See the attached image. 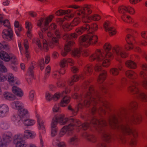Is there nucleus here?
<instances>
[{"label":"nucleus","instance_id":"nucleus-59","mask_svg":"<svg viewBox=\"0 0 147 147\" xmlns=\"http://www.w3.org/2000/svg\"><path fill=\"white\" fill-rule=\"evenodd\" d=\"M7 70L6 68L3 65L1 62L0 63V71L6 72Z\"/></svg>","mask_w":147,"mask_h":147},{"label":"nucleus","instance_id":"nucleus-48","mask_svg":"<svg viewBox=\"0 0 147 147\" xmlns=\"http://www.w3.org/2000/svg\"><path fill=\"white\" fill-rule=\"evenodd\" d=\"M62 92L61 93L57 92L53 96V99L55 101H57L59 99L61 96H63Z\"/></svg>","mask_w":147,"mask_h":147},{"label":"nucleus","instance_id":"nucleus-58","mask_svg":"<svg viewBox=\"0 0 147 147\" xmlns=\"http://www.w3.org/2000/svg\"><path fill=\"white\" fill-rule=\"evenodd\" d=\"M35 96V92L33 90L31 91L29 94V99L32 101L33 100Z\"/></svg>","mask_w":147,"mask_h":147},{"label":"nucleus","instance_id":"nucleus-40","mask_svg":"<svg viewBox=\"0 0 147 147\" xmlns=\"http://www.w3.org/2000/svg\"><path fill=\"white\" fill-rule=\"evenodd\" d=\"M18 112L20 116L22 117V119L25 117L26 115L29 114L28 110L27 109L23 108L22 110L18 111Z\"/></svg>","mask_w":147,"mask_h":147},{"label":"nucleus","instance_id":"nucleus-57","mask_svg":"<svg viewBox=\"0 0 147 147\" xmlns=\"http://www.w3.org/2000/svg\"><path fill=\"white\" fill-rule=\"evenodd\" d=\"M39 65L41 70H43L45 66L44 59L43 58L40 59L39 61Z\"/></svg>","mask_w":147,"mask_h":147},{"label":"nucleus","instance_id":"nucleus-21","mask_svg":"<svg viewBox=\"0 0 147 147\" xmlns=\"http://www.w3.org/2000/svg\"><path fill=\"white\" fill-rule=\"evenodd\" d=\"M11 90L13 93L17 96L21 97L23 96V92L19 87L14 86L12 87Z\"/></svg>","mask_w":147,"mask_h":147},{"label":"nucleus","instance_id":"nucleus-41","mask_svg":"<svg viewBox=\"0 0 147 147\" xmlns=\"http://www.w3.org/2000/svg\"><path fill=\"white\" fill-rule=\"evenodd\" d=\"M76 12V14L78 17L75 18L71 24V26H72V27L78 25L80 22V18H81L82 19L81 17L78 16L76 14V12Z\"/></svg>","mask_w":147,"mask_h":147},{"label":"nucleus","instance_id":"nucleus-47","mask_svg":"<svg viewBox=\"0 0 147 147\" xmlns=\"http://www.w3.org/2000/svg\"><path fill=\"white\" fill-rule=\"evenodd\" d=\"M11 140V138L10 136H6L5 138H4L3 141H2L0 145L1 146H3L4 145H5L7 144V143L9 142Z\"/></svg>","mask_w":147,"mask_h":147},{"label":"nucleus","instance_id":"nucleus-6","mask_svg":"<svg viewBox=\"0 0 147 147\" xmlns=\"http://www.w3.org/2000/svg\"><path fill=\"white\" fill-rule=\"evenodd\" d=\"M112 51L116 56V59L117 61L121 62L120 57L122 58H125L127 56V54L124 52L123 47L120 46H116L112 49Z\"/></svg>","mask_w":147,"mask_h":147},{"label":"nucleus","instance_id":"nucleus-56","mask_svg":"<svg viewBox=\"0 0 147 147\" xmlns=\"http://www.w3.org/2000/svg\"><path fill=\"white\" fill-rule=\"evenodd\" d=\"M55 34L57 36V38L55 37H53L52 38V41L54 42L57 44L58 43L59 40L58 38L60 37V35L59 32L58 31H56Z\"/></svg>","mask_w":147,"mask_h":147},{"label":"nucleus","instance_id":"nucleus-53","mask_svg":"<svg viewBox=\"0 0 147 147\" xmlns=\"http://www.w3.org/2000/svg\"><path fill=\"white\" fill-rule=\"evenodd\" d=\"M86 138L88 140L93 142H95L96 140V137L92 135H87L86 136Z\"/></svg>","mask_w":147,"mask_h":147},{"label":"nucleus","instance_id":"nucleus-45","mask_svg":"<svg viewBox=\"0 0 147 147\" xmlns=\"http://www.w3.org/2000/svg\"><path fill=\"white\" fill-rule=\"evenodd\" d=\"M111 48L112 46L109 43L106 42L104 44L103 46V49L106 52V54L107 52H110V51L111 50Z\"/></svg>","mask_w":147,"mask_h":147},{"label":"nucleus","instance_id":"nucleus-43","mask_svg":"<svg viewBox=\"0 0 147 147\" xmlns=\"http://www.w3.org/2000/svg\"><path fill=\"white\" fill-rule=\"evenodd\" d=\"M7 77L8 79V81L10 84L13 83L16 80L15 78L14 77L13 74L11 73L8 74Z\"/></svg>","mask_w":147,"mask_h":147},{"label":"nucleus","instance_id":"nucleus-12","mask_svg":"<svg viewBox=\"0 0 147 147\" xmlns=\"http://www.w3.org/2000/svg\"><path fill=\"white\" fill-rule=\"evenodd\" d=\"M14 140L17 142L16 144V147H25L27 146L26 142L22 139V135L20 134L15 136Z\"/></svg>","mask_w":147,"mask_h":147},{"label":"nucleus","instance_id":"nucleus-61","mask_svg":"<svg viewBox=\"0 0 147 147\" xmlns=\"http://www.w3.org/2000/svg\"><path fill=\"white\" fill-rule=\"evenodd\" d=\"M45 98L46 100L49 101L53 99V96L49 92H46L45 95Z\"/></svg>","mask_w":147,"mask_h":147},{"label":"nucleus","instance_id":"nucleus-55","mask_svg":"<svg viewBox=\"0 0 147 147\" xmlns=\"http://www.w3.org/2000/svg\"><path fill=\"white\" fill-rule=\"evenodd\" d=\"M138 97L142 100L144 101H147V95L144 93L142 92L138 95Z\"/></svg>","mask_w":147,"mask_h":147},{"label":"nucleus","instance_id":"nucleus-37","mask_svg":"<svg viewBox=\"0 0 147 147\" xmlns=\"http://www.w3.org/2000/svg\"><path fill=\"white\" fill-rule=\"evenodd\" d=\"M81 50L80 49H75L71 52V55L73 57L79 58L81 55Z\"/></svg>","mask_w":147,"mask_h":147},{"label":"nucleus","instance_id":"nucleus-20","mask_svg":"<svg viewBox=\"0 0 147 147\" xmlns=\"http://www.w3.org/2000/svg\"><path fill=\"white\" fill-rule=\"evenodd\" d=\"M90 26L88 24L84 25L83 26L79 27L76 30V32L78 35H80L88 30Z\"/></svg>","mask_w":147,"mask_h":147},{"label":"nucleus","instance_id":"nucleus-14","mask_svg":"<svg viewBox=\"0 0 147 147\" xmlns=\"http://www.w3.org/2000/svg\"><path fill=\"white\" fill-rule=\"evenodd\" d=\"M58 118L59 122L61 125L65 124L67 122H72L71 123H73L75 125V123L74 122L75 120L73 119H68L67 118L65 117L64 115L63 114H61L57 117Z\"/></svg>","mask_w":147,"mask_h":147},{"label":"nucleus","instance_id":"nucleus-8","mask_svg":"<svg viewBox=\"0 0 147 147\" xmlns=\"http://www.w3.org/2000/svg\"><path fill=\"white\" fill-rule=\"evenodd\" d=\"M76 127L73 125V123H70L68 125H66L64 126L61 129L59 133V135L60 137H62L64 136L66 133L67 132L69 135L71 134V131L74 130Z\"/></svg>","mask_w":147,"mask_h":147},{"label":"nucleus","instance_id":"nucleus-16","mask_svg":"<svg viewBox=\"0 0 147 147\" xmlns=\"http://www.w3.org/2000/svg\"><path fill=\"white\" fill-rule=\"evenodd\" d=\"M8 106L5 104L0 105V117H4L6 116L9 111Z\"/></svg>","mask_w":147,"mask_h":147},{"label":"nucleus","instance_id":"nucleus-62","mask_svg":"<svg viewBox=\"0 0 147 147\" xmlns=\"http://www.w3.org/2000/svg\"><path fill=\"white\" fill-rule=\"evenodd\" d=\"M80 75L79 76L77 75H74L73 76H72L71 78V79L73 80V81L74 82H76L78 81L79 78H80L81 79H83L84 78H82L81 77H80Z\"/></svg>","mask_w":147,"mask_h":147},{"label":"nucleus","instance_id":"nucleus-4","mask_svg":"<svg viewBox=\"0 0 147 147\" xmlns=\"http://www.w3.org/2000/svg\"><path fill=\"white\" fill-rule=\"evenodd\" d=\"M109 122L110 125L114 129L120 130L122 132L128 134H130L132 132V135L135 138H137L138 136L137 131H132L129 124H119L115 116L110 117L109 119Z\"/></svg>","mask_w":147,"mask_h":147},{"label":"nucleus","instance_id":"nucleus-19","mask_svg":"<svg viewBox=\"0 0 147 147\" xmlns=\"http://www.w3.org/2000/svg\"><path fill=\"white\" fill-rule=\"evenodd\" d=\"M11 120L13 122L14 124L16 126H20L22 124L21 120H23V119L18 114L14 115L11 118Z\"/></svg>","mask_w":147,"mask_h":147},{"label":"nucleus","instance_id":"nucleus-10","mask_svg":"<svg viewBox=\"0 0 147 147\" xmlns=\"http://www.w3.org/2000/svg\"><path fill=\"white\" fill-rule=\"evenodd\" d=\"M139 84L137 82L134 81L130 83L128 87L129 91L132 94H138L140 92V89L138 87Z\"/></svg>","mask_w":147,"mask_h":147},{"label":"nucleus","instance_id":"nucleus-33","mask_svg":"<svg viewBox=\"0 0 147 147\" xmlns=\"http://www.w3.org/2000/svg\"><path fill=\"white\" fill-rule=\"evenodd\" d=\"M24 124L26 126H32L34 124L36 123L35 121L33 119H28L23 120Z\"/></svg>","mask_w":147,"mask_h":147},{"label":"nucleus","instance_id":"nucleus-3","mask_svg":"<svg viewBox=\"0 0 147 147\" xmlns=\"http://www.w3.org/2000/svg\"><path fill=\"white\" fill-rule=\"evenodd\" d=\"M72 97L74 99L78 98V100L80 102L78 104L77 108H76L75 109L73 108L72 107L69 105L68 107V109L69 110L71 111L72 113L74 115H76L77 114V112L79 109L82 108L83 106L82 103L84 102V105L86 107H88L90 104V101L92 102H95L97 100L96 99H94L93 97H92V95L90 93L88 92L86 94L84 98H82L81 96H79L78 98V94L76 93L72 95Z\"/></svg>","mask_w":147,"mask_h":147},{"label":"nucleus","instance_id":"nucleus-63","mask_svg":"<svg viewBox=\"0 0 147 147\" xmlns=\"http://www.w3.org/2000/svg\"><path fill=\"white\" fill-rule=\"evenodd\" d=\"M140 67L142 70V71L146 72L145 71H147V63H142Z\"/></svg>","mask_w":147,"mask_h":147},{"label":"nucleus","instance_id":"nucleus-49","mask_svg":"<svg viewBox=\"0 0 147 147\" xmlns=\"http://www.w3.org/2000/svg\"><path fill=\"white\" fill-rule=\"evenodd\" d=\"M127 12L129 14L134 15L136 13V10L134 8L130 5H127Z\"/></svg>","mask_w":147,"mask_h":147},{"label":"nucleus","instance_id":"nucleus-9","mask_svg":"<svg viewBox=\"0 0 147 147\" xmlns=\"http://www.w3.org/2000/svg\"><path fill=\"white\" fill-rule=\"evenodd\" d=\"M0 58L6 61H8L10 59L13 60L14 63L17 61V59L14 55L12 54H8L3 51L0 52Z\"/></svg>","mask_w":147,"mask_h":147},{"label":"nucleus","instance_id":"nucleus-35","mask_svg":"<svg viewBox=\"0 0 147 147\" xmlns=\"http://www.w3.org/2000/svg\"><path fill=\"white\" fill-rule=\"evenodd\" d=\"M78 35L76 32L75 33H72L69 35L68 34H66L63 35V38L64 40H69L70 38H77Z\"/></svg>","mask_w":147,"mask_h":147},{"label":"nucleus","instance_id":"nucleus-26","mask_svg":"<svg viewBox=\"0 0 147 147\" xmlns=\"http://www.w3.org/2000/svg\"><path fill=\"white\" fill-rule=\"evenodd\" d=\"M126 76L131 79H136L137 78V74L134 71L129 70L127 71L125 73Z\"/></svg>","mask_w":147,"mask_h":147},{"label":"nucleus","instance_id":"nucleus-1","mask_svg":"<svg viewBox=\"0 0 147 147\" xmlns=\"http://www.w3.org/2000/svg\"><path fill=\"white\" fill-rule=\"evenodd\" d=\"M104 51L102 49H98L95 52L91 54L89 57L90 61L96 60L98 62H100L103 60L102 65V67L107 68L110 65L111 60L114 57V55L111 52H107L104 55Z\"/></svg>","mask_w":147,"mask_h":147},{"label":"nucleus","instance_id":"nucleus-28","mask_svg":"<svg viewBox=\"0 0 147 147\" xmlns=\"http://www.w3.org/2000/svg\"><path fill=\"white\" fill-rule=\"evenodd\" d=\"M107 76V72L103 70L98 77L97 81L98 83H102L106 79Z\"/></svg>","mask_w":147,"mask_h":147},{"label":"nucleus","instance_id":"nucleus-46","mask_svg":"<svg viewBox=\"0 0 147 147\" xmlns=\"http://www.w3.org/2000/svg\"><path fill=\"white\" fill-rule=\"evenodd\" d=\"M142 116L140 114L135 115L134 116V121L137 124L139 123L141 121Z\"/></svg>","mask_w":147,"mask_h":147},{"label":"nucleus","instance_id":"nucleus-60","mask_svg":"<svg viewBox=\"0 0 147 147\" xmlns=\"http://www.w3.org/2000/svg\"><path fill=\"white\" fill-rule=\"evenodd\" d=\"M67 65V59H64L61 61L60 65L62 67H64Z\"/></svg>","mask_w":147,"mask_h":147},{"label":"nucleus","instance_id":"nucleus-17","mask_svg":"<svg viewBox=\"0 0 147 147\" xmlns=\"http://www.w3.org/2000/svg\"><path fill=\"white\" fill-rule=\"evenodd\" d=\"M11 107L13 109L18 110V111L22 110L24 107V104L22 102L15 101L11 103Z\"/></svg>","mask_w":147,"mask_h":147},{"label":"nucleus","instance_id":"nucleus-7","mask_svg":"<svg viewBox=\"0 0 147 147\" xmlns=\"http://www.w3.org/2000/svg\"><path fill=\"white\" fill-rule=\"evenodd\" d=\"M2 36L3 38L8 41L13 40L14 39L13 30L11 28L4 29L2 32Z\"/></svg>","mask_w":147,"mask_h":147},{"label":"nucleus","instance_id":"nucleus-39","mask_svg":"<svg viewBox=\"0 0 147 147\" xmlns=\"http://www.w3.org/2000/svg\"><path fill=\"white\" fill-rule=\"evenodd\" d=\"M127 5H122L118 9L119 12L121 14H124L127 12Z\"/></svg>","mask_w":147,"mask_h":147},{"label":"nucleus","instance_id":"nucleus-50","mask_svg":"<svg viewBox=\"0 0 147 147\" xmlns=\"http://www.w3.org/2000/svg\"><path fill=\"white\" fill-rule=\"evenodd\" d=\"M102 66L100 63H98L96 64L94 67V71L97 72L101 71L102 69Z\"/></svg>","mask_w":147,"mask_h":147},{"label":"nucleus","instance_id":"nucleus-24","mask_svg":"<svg viewBox=\"0 0 147 147\" xmlns=\"http://www.w3.org/2000/svg\"><path fill=\"white\" fill-rule=\"evenodd\" d=\"M35 135L36 134L34 131L26 130L24 132L23 137L27 139L32 138L34 137Z\"/></svg>","mask_w":147,"mask_h":147},{"label":"nucleus","instance_id":"nucleus-18","mask_svg":"<svg viewBox=\"0 0 147 147\" xmlns=\"http://www.w3.org/2000/svg\"><path fill=\"white\" fill-rule=\"evenodd\" d=\"M139 75L142 79V86L145 89L147 90V73L143 71H140Z\"/></svg>","mask_w":147,"mask_h":147},{"label":"nucleus","instance_id":"nucleus-25","mask_svg":"<svg viewBox=\"0 0 147 147\" xmlns=\"http://www.w3.org/2000/svg\"><path fill=\"white\" fill-rule=\"evenodd\" d=\"M53 18L54 16L53 15H51L46 18L45 21V27L41 29L42 32H45L48 30V28L47 26L49 23L51 21Z\"/></svg>","mask_w":147,"mask_h":147},{"label":"nucleus","instance_id":"nucleus-30","mask_svg":"<svg viewBox=\"0 0 147 147\" xmlns=\"http://www.w3.org/2000/svg\"><path fill=\"white\" fill-rule=\"evenodd\" d=\"M74 122L75 123V125L78 127H79L80 128H82L84 130L86 129L89 126V124L87 123H85L81 125L80 122L76 120H75Z\"/></svg>","mask_w":147,"mask_h":147},{"label":"nucleus","instance_id":"nucleus-38","mask_svg":"<svg viewBox=\"0 0 147 147\" xmlns=\"http://www.w3.org/2000/svg\"><path fill=\"white\" fill-rule=\"evenodd\" d=\"M91 123L94 124H100L102 126H105L106 125L107 123L106 121L103 119H102L100 122L98 121L95 118L93 119L91 121Z\"/></svg>","mask_w":147,"mask_h":147},{"label":"nucleus","instance_id":"nucleus-51","mask_svg":"<svg viewBox=\"0 0 147 147\" xmlns=\"http://www.w3.org/2000/svg\"><path fill=\"white\" fill-rule=\"evenodd\" d=\"M25 27L27 31H32L33 26L31 22L26 21L25 22Z\"/></svg>","mask_w":147,"mask_h":147},{"label":"nucleus","instance_id":"nucleus-34","mask_svg":"<svg viewBox=\"0 0 147 147\" xmlns=\"http://www.w3.org/2000/svg\"><path fill=\"white\" fill-rule=\"evenodd\" d=\"M58 118L57 116H54L52 118L51 121V128H57V125L59 122Z\"/></svg>","mask_w":147,"mask_h":147},{"label":"nucleus","instance_id":"nucleus-22","mask_svg":"<svg viewBox=\"0 0 147 147\" xmlns=\"http://www.w3.org/2000/svg\"><path fill=\"white\" fill-rule=\"evenodd\" d=\"M34 67L31 66L29 67L26 76V78L28 82H30L33 78V69Z\"/></svg>","mask_w":147,"mask_h":147},{"label":"nucleus","instance_id":"nucleus-15","mask_svg":"<svg viewBox=\"0 0 147 147\" xmlns=\"http://www.w3.org/2000/svg\"><path fill=\"white\" fill-rule=\"evenodd\" d=\"M75 44L73 41H70L66 44L64 47V49L62 50L61 53V55L63 57H65L67 54L68 52L71 50V46Z\"/></svg>","mask_w":147,"mask_h":147},{"label":"nucleus","instance_id":"nucleus-52","mask_svg":"<svg viewBox=\"0 0 147 147\" xmlns=\"http://www.w3.org/2000/svg\"><path fill=\"white\" fill-rule=\"evenodd\" d=\"M72 26L69 24L64 23L63 25V28L65 31H69L72 29Z\"/></svg>","mask_w":147,"mask_h":147},{"label":"nucleus","instance_id":"nucleus-31","mask_svg":"<svg viewBox=\"0 0 147 147\" xmlns=\"http://www.w3.org/2000/svg\"><path fill=\"white\" fill-rule=\"evenodd\" d=\"M44 121L41 122L39 121V123H38V127L40 134H44L45 133V128L44 124Z\"/></svg>","mask_w":147,"mask_h":147},{"label":"nucleus","instance_id":"nucleus-64","mask_svg":"<svg viewBox=\"0 0 147 147\" xmlns=\"http://www.w3.org/2000/svg\"><path fill=\"white\" fill-rule=\"evenodd\" d=\"M42 42L44 49L46 51H47L48 50V46L46 40L44 39L43 40Z\"/></svg>","mask_w":147,"mask_h":147},{"label":"nucleus","instance_id":"nucleus-36","mask_svg":"<svg viewBox=\"0 0 147 147\" xmlns=\"http://www.w3.org/2000/svg\"><path fill=\"white\" fill-rule=\"evenodd\" d=\"M71 11V10L69 9L66 10L59 9L56 12L55 14L57 16H63L70 13Z\"/></svg>","mask_w":147,"mask_h":147},{"label":"nucleus","instance_id":"nucleus-5","mask_svg":"<svg viewBox=\"0 0 147 147\" xmlns=\"http://www.w3.org/2000/svg\"><path fill=\"white\" fill-rule=\"evenodd\" d=\"M98 37L93 32H90L80 37L79 44L86 47L90 45H96L98 42Z\"/></svg>","mask_w":147,"mask_h":147},{"label":"nucleus","instance_id":"nucleus-54","mask_svg":"<svg viewBox=\"0 0 147 147\" xmlns=\"http://www.w3.org/2000/svg\"><path fill=\"white\" fill-rule=\"evenodd\" d=\"M78 141V139L76 136H74L70 138L68 140V142L71 144H74Z\"/></svg>","mask_w":147,"mask_h":147},{"label":"nucleus","instance_id":"nucleus-42","mask_svg":"<svg viewBox=\"0 0 147 147\" xmlns=\"http://www.w3.org/2000/svg\"><path fill=\"white\" fill-rule=\"evenodd\" d=\"M109 73L111 75L113 76H116L119 75V72L117 68L113 67L110 69Z\"/></svg>","mask_w":147,"mask_h":147},{"label":"nucleus","instance_id":"nucleus-11","mask_svg":"<svg viewBox=\"0 0 147 147\" xmlns=\"http://www.w3.org/2000/svg\"><path fill=\"white\" fill-rule=\"evenodd\" d=\"M111 24L109 21H107L104 23L103 26L105 31L109 32V35L112 36L116 34L117 31L115 28L110 27Z\"/></svg>","mask_w":147,"mask_h":147},{"label":"nucleus","instance_id":"nucleus-2","mask_svg":"<svg viewBox=\"0 0 147 147\" xmlns=\"http://www.w3.org/2000/svg\"><path fill=\"white\" fill-rule=\"evenodd\" d=\"M92 7L91 5L86 4L84 5L81 9L76 11V14L81 17L82 21L83 23H89L92 20L98 21L100 19V16L98 14L89 16L92 13Z\"/></svg>","mask_w":147,"mask_h":147},{"label":"nucleus","instance_id":"nucleus-32","mask_svg":"<svg viewBox=\"0 0 147 147\" xmlns=\"http://www.w3.org/2000/svg\"><path fill=\"white\" fill-rule=\"evenodd\" d=\"M121 18L125 22L130 24L133 22V18L125 14L121 16Z\"/></svg>","mask_w":147,"mask_h":147},{"label":"nucleus","instance_id":"nucleus-27","mask_svg":"<svg viewBox=\"0 0 147 147\" xmlns=\"http://www.w3.org/2000/svg\"><path fill=\"white\" fill-rule=\"evenodd\" d=\"M70 97L67 96L63 97L61 100L60 105L62 107H65L70 102Z\"/></svg>","mask_w":147,"mask_h":147},{"label":"nucleus","instance_id":"nucleus-13","mask_svg":"<svg viewBox=\"0 0 147 147\" xmlns=\"http://www.w3.org/2000/svg\"><path fill=\"white\" fill-rule=\"evenodd\" d=\"M93 65L91 64H88L86 65L84 69L83 73L80 75V77L82 78H84L86 76H90L93 71Z\"/></svg>","mask_w":147,"mask_h":147},{"label":"nucleus","instance_id":"nucleus-29","mask_svg":"<svg viewBox=\"0 0 147 147\" xmlns=\"http://www.w3.org/2000/svg\"><path fill=\"white\" fill-rule=\"evenodd\" d=\"M125 65L127 67L132 69H136L137 67L136 63L134 61L130 60L126 61Z\"/></svg>","mask_w":147,"mask_h":147},{"label":"nucleus","instance_id":"nucleus-44","mask_svg":"<svg viewBox=\"0 0 147 147\" xmlns=\"http://www.w3.org/2000/svg\"><path fill=\"white\" fill-rule=\"evenodd\" d=\"M24 46L25 49V53L26 57L27 58H28L29 57V53L28 52L27 49L29 48L28 43V41L26 40H25L24 41Z\"/></svg>","mask_w":147,"mask_h":147},{"label":"nucleus","instance_id":"nucleus-23","mask_svg":"<svg viewBox=\"0 0 147 147\" xmlns=\"http://www.w3.org/2000/svg\"><path fill=\"white\" fill-rule=\"evenodd\" d=\"M3 96V98L5 99L9 100H14L16 98L15 95L8 92H4Z\"/></svg>","mask_w":147,"mask_h":147}]
</instances>
